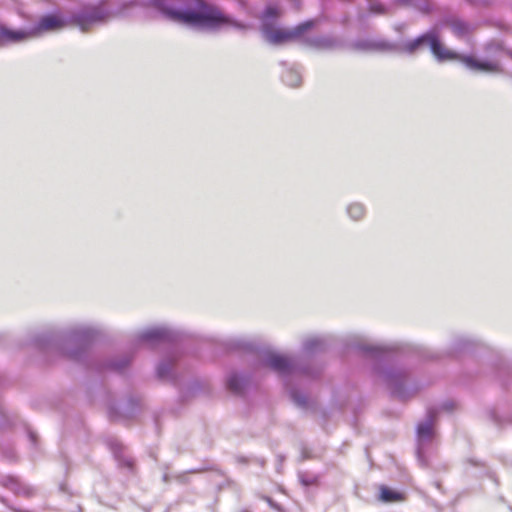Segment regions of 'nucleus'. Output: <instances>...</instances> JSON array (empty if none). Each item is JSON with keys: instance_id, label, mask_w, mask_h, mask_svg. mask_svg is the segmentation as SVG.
I'll return each mask as SVG.
<instances>
[{"instance_id": "obj_8", "label": "nucleus", "mask_w": 512, "mask_h": 512, "mask_svg": "<svg viewBox=\"0 0 512 512\" xmlns=\"http://www.w3.org/2000/svg\"><path fill=\"white\" fill-rule=\"evenodd\" d=\"M437 419V412L434 409H428L426 417L419 422L416 428L417 434V458L421 466H427L426 447L429 445L435 435L434 425Z\"/></svg>"}, {"instance_id": "obj_37", "label": "nucleus", "mask_w": 512, "mask_h": 512, "mask_svg": "<svg viewBox=\"0 0 512 512\" xmlns=\"http://www.w3.org/2000/svg\"><path fill=\"white\" fill-rule=\"evenodd\" d=\"M237 461H238L239 463H244V464L248 463V459H247V458H245V457H243V456H239V457H237Z\"/></svg>"}, {"instance_id": "obj_17", "label": "nucleus", "mask_w": 512, "mask_h": 512, "mask_svg": "<svg viewBox=\"0 0 512 512\" xmlns=\"http://www.w3.org/2000/svg\"><path fill=\"white\" fill-rule=\"evenodd\" d=\"M177 361V355L172 353L162 359L156 367V375L160 380H172L174 378L173 371Z\"/></svg>"}, {"instance_id": "obj_36", "label": "nucleus", "mask_w": 512, "mask_h": 512, "mask_svg": "<svg viewBox=\"0 0 512 512\" xmlns=\"http://www.w3.org/2000/svg\"><path fill=\"white\" fill-rule=\"evenodd\" d=\"M109 413H110V417L112 419H116L117 416H116V408L115 407H111Z\"/></svg>"}, {"instance_id": "obj_38", "label": "nucleus", "mask_w": 512, "mask_h": 512, "mask_svg": "<svg viewBox=\"0 0 512 512\" xmlns=\"http://www.w3.org/2000/svg\"><path fill=\"white\" fill-rule=\"evenodd\" d=\"M256 462L263 467L266 463V460L264 458H257Z\"/></svg>"}, {"instance_id": "obj_2", "label": "nucleus", "mask_w": 512, "mask_h": 512, "mask_svg": "<svg viewBox=\"0 0 512 512\" xmlns=\"http://www.w3.org/2000/svg\"><path fill=\"white\" fill-rule=\"evenodd\" d=\"M99 330L88 324H75L65 329H44L34 333L30 344L41 351L59 352L70 360L86 363L89 348Z\"/></svg>"}, {"instance_id": "obj_10", "label": "nucleus", "mask_w": 512, "mask_h": 512, "mask_svg": "<svg viewBox=\"0 0 512 512\" xmlns=\"http://www.w3.org/2000/svg\"><path fill=\"white\" fill-rule=\"evenodd\" d=\"M132 361V357L129 355H123L121 357L115 358V359H108L105 361H92L86 363V365L91 368L95 369L97 371H115V372H121L126 367L129 366V364Z\"/></svg>"}, {"instance_id": "obj_21", "label": "nucleus", "mask_w": 512, "mask_h": 512, "mask_svg": "<svg viewBox=\"0 0 512 512\" xmlns=\"http://www.w3.org/2000/svg\"><path fill=\"white\" fill-rule=\"evenodd\" d=\"M228 350H242L245 352H254L255 345L243 338H230L225 343Z\"/></svg>"}, {"instance_id": "obj_13", "label": "nucleus", "mask_w": 512, "mask_h": 512, "mask_svg": "<svg viewBox=\"0 0 512 512\" xmlns=\"http://www.w3.org/2000/svg\"><path fill=\"white\" fill-rule=\"evenodd\" d=\"M250 382L246 374L239 373L236 370L230 372L226 377V387L233 394L240 395L244 392Z\"/></svg>"}, {"instance_id": "obj_5", "label": "nucleus", "mask_w": 512, "mask_h": 512, "mask_svg": "<svg viewBox=\"0 0 512 512\" xmlns=\"http://www.w3.org/2000/svg\"><path fill=\"white\" fill-rule=\"evenodd\" d=\"M425 47L430 48L431 53L439 62L460 59L467 68L473 71L487 73H498L501 71L497 63L487 60H478L473 56H460L457 53L446 49L442 45L439 33L435 28L426 31L414 39L397 44V48L396 50H393V52L414 55Z\"/></svg>"}, {"instance_id": "obj_20", "label": "nucleus", "mask_w": 512, "mask_h": 512, "mask_svg": "<svg viewBox=\"0 0 512 512\" xmlns=\"http://www.w3.org/2000/svg\"><path fill=\"white\" fill-rule=\"evenodd\" d=\"M447 23L449 24L453 34L458 38H466L471 33V26L460 19H451L448 20Z\"/></svg>"}, {"instance_id": "obj_9", "label": "nucleus", "mask_w": 512, "mask_h": 512, "mask_svg": "<svg viewBox=\"0 0 512 512\" xmlns=\"http://www.w3.org/2000/svg\"><path fill=\"white\" fill-rule=\"evenodd\" d=\"M181 335L178 331L168 326H157L147 328L136 334L134 343L135 345L140 344H173L179 341Z\"/></svg>"}, {"instance_id": "obj_34", "label": "nucleus", "mask_w": 512, "mask_h": 512, "mask_svg": "<svg viewBox=\"0 0 512 512\" xmlns=\"http://www.w3.org/2000/svg\"><path fill=\"white\" fill-rule=\"evenodd\" d=\"M125 7L127 6H141V7H144L145 5H142L140 1L138 0H132L130 1L129 3L127 4H124Z\"/></svg>"}, {"instance_id": "obj_14", "label": "nucleus", "mask_w": 512, "mask_h": 512, "mask_svg": "<svg viewBox=\"0 0 512 512\" xmlns=\"http://www.w3.org/2000/svg\"><path fill=\"white\" fill-rule=\"evenodd\" d=\"M65 26V21L54 15L47 14L41 17L34 28L31 31H35V36H37L42 31H56L60 30Z\"/></svg>"}, {"instance_id": "obj_22", "label": "nucleus", "mask_w": 512, "mask_h": 512, "mask_svg": "<svg viewBox=\"0 0 512 512\" xmlns=\"http://www.w3.org/2000/svg\"><path fill=\"white\" fill-rule=\"evenodd\" d=\"M309 44L318 49H333L337 47L338 41L330 36H317L310 39Z\"/></svg>"}, {"instance_id": "obj_30", "label": "nucleus", "mask_w": 512, "mask_h": 512, "mask_svg": "<svg viewBox=\"0 0 512 512\" xmlns=\"http://www.w3.org/2000/svg\"><path fill=\"white\" fill-rule=\"evenodd\" d=\"M369 10L371 13H374V14H385L386 13L385 7L377 1L369 2Z\"/></svg>"}, {"instance_id": "obj_29", "label": "nucleus", "mask_w": 512, "mask_h": 512, "mask_svg": "<svg viewBox=\"0 0 512 512\" xmlns=\"http://www.w3.org/2000/svg\"><path fill=\"white\" fill-rule=\"evenodd\" d=\"M278 16V9L272 6H268L264 13H263V19L262 23L269 22L270 19H274Z\"/></svg>"}, {"instance_id": "obj_31", "label": "nucleus", "mask_w": 512, "mask_h": 512, "mask_svg": "<svg viewBox=\"0 0 512 512\" xmlns=\"http://www.w3.org/2000/svg\"><path fill=\"white\" fill-rule=\"evenodd\" d=\"M418 353H419L420 357L424 358V359H434V358L439 357L438 355H435L434 353H432L430 350H428L426 348H418Z\"/></svg>"}, {"instance_id": "obj_18", "label": "nucleus", "mask_w": 512, "mask_h": 512, "mask_svg": "<svg viewBox=\"0 0 512 512\" xmlns=\"http://www.w3.org/2000/svg\"><path fill=\"white\" fill-rule=\"evenodd\" d=\"M354 48L361 51H367L371 49L379 50V51H393L396 50L397 44L388 42V41H367V40H360L356 41L353 44Z\"/></svg>"}, {"instance_id": "obj_3", "label": "nucleus", "mask_w": 512, "mask_h": 512, "mask_svg": "<svg viewBox=\"0 0 512 512\" xmlns=\"http://www.w3.org/2000/svg\"><path fill=\"white\" fill-rule=\"evenodd\" d=\"M355 348L371 361L372 371L388 386L394 397L406 400L418 390L415 384L406 385L407 370L393 365L395 347L359 343Z\"/></svg>"}, {"instance_id": "obj_26", "label": "nucleus", "mask_w": 512, "mask_h": 512, "mask_svg": "<svg viewBox=\"0 0 512 512\" xmlns=\"http://www.w3.org/2000/svg\"><path fill=\"white\" fill-rule=\"evenodd\" d=\"M380 491V499L384 502H394L401 499V495L398 492L386 486H381Z\"/></svg>"}, {"instance_id": "obj_6", "label": "nucleus", "mask_w": 512, "mask_h": 512, "mask_svg": "<svg viewBox=\"0 0 512 512\" xmlns=\"http://www.w3.org/2000/svg\"><path fill=\"white\" fill-rule=\"evenodd\" d=\"M315 20H307L295 26L293 29L274 28L272 23L264 22L261 32L266 41L273 45H280L302 36L315 26Z\"/></svg>"}, {"instance_id": "obj_1", "label": "nucleus", "mask_w": 512, "mask_h": 512, "mask_svg": "<svg viewBox=\"0 0 512 512\" xmlns=\"http://www.w3.org/2000/svg\"><path fill=\"white\" fill-rule=\"evenodd\" d=\"M149 6L171 22L183 24L197 30H218L232 27L244 31L248 25L225 14L218 7L200 2L193 7L192 0H149Z\"/></svg>"}, {"instance_id": "obj_7", "label": "nucleus", "mask_w": 512, "mask_h": 512, "mask_svg": "<svg viewBox=\"0 0 512 512\" xmlns=\"http://www.w3.org/2000/svg\"><path fill=\"white\" fill-rule=\"evenodd\" d=\"M111 12L104 1L96 5H87L72 15V21L86 32L92 26L105 23L110 17Z\"/></svg>"}, {"instance_id": "obj_12", "label": "nucleus", "mask_w": 512, "mask_h": 512, "mask_svg": "<svg viewBox=\"0 0 512 512\" xmlns=\"http://www.w3.org/2000/svg\"><path fill=\"white\" fill-rule=\"evenodd\" d=\"M106 443L109 449L112 451L119 466L126 468L129 472H132L134 467L133 460L130 457L124 455V447L122 443L114 437H109L106 440Z\"/></svg>"}, {"instance_id": "obj_25", "label": "nucleus", "mask_w": 512, "mask_h": 512, "mask_svg": "<svg viewBox=\"0 0 512 512\" xmlns=\"http://www.w3.org/2000/svg\"><path fill=\"white\" fill-rule=\"evenodd\" d=\"M8 481H9V488L11 490H14L16 493L23 494L28 497L33 495L34 489L20 484L17 479L10 477L8 479Z\"/></svg>"}, {"instance_id": "obj_19", "label": "nucleus", "mask_w": 512, "mask_h": 512, "mask_svg": "<svg viewBox=\"0 0 512 512\" xmlns=\"http://www.w3.org/2000/svg\"><path fill=\"white\" fill-rule=\"evenodd\" d=\"M280 64L285 67L282 73V81L290 87H299L302 83L301 72L295 67H287V63L282 61Z\"/></svg>"}, {"instance_id": "obj_40", "label": "nucleus", "mask_w": 512, "mask_h": 512, "mask_svg": "<svg viewBox=\"0 0 512 512\" xmlns=\"http://www.w3.org/2000/svg\"><path fill=\"white\" fill-rule=\"evenodd\" d=\"M16 511H17V512H30V511H28V510H21V509H18V510H16Z\"/></svg>"}, {"instance_id": "obj_39", "label": "nucleus", "mask_w": 512, "mask_h": 512, "mask_svg": "<svg viewBox=\"0 0 512 512\" xmlns=\"http://www.w3.org/2000/svg\"><path fill=\"white\" fill-rule=\"evenodd\" d=\"M492 48L499 49V45H498V44H489V45L487 46V50H490V49H492Z\"/></svg>"}, {"instance_id": "obj_24", "label": "nucleus", "mask_w": 512, "mask_h": 512, "mask_svg": "<svg viewBox=\"0 0 512 512\" xmlns=\"http://www.w3.org/2000/svg\"><path fill=\"white\" fill-rule=\"evenodd\" d=\"M365 213V206L360 202L351 203L347 207V214L354 221L361 220Z\"/></svg>"}, {"instance_id": "obj_28", "label": "nucleus", "mask_w": 512, "mask_h": 512, "mask_svg": "<svg viewBox=\"0 0 512 512\" xmlns=\"http://www.w3.org/2000/svg\"><path fill=\"white\" fill-rule=\"evenodd\" d=\"M298 478L300 483L305 487L312 486L317 481V478L315 476H311L305 472H300L298 474Z\"/></svg>"}, {"instance_id": "obj_15", "label": "nucleus", "mask_w": 512, "mask_h": 512, "mask_svg": "<svg viewBox=\"0 0 512 512\" xmlns=\"http://www.w3.org/2000/svg\"><path fill=\"white\" fill-rule=\"evenodd\" d=\"M327 347V339L323 336H312L305 339L302 343V351L307 356L323 352Z\"/></svg>"}, {"instance_id": "obj_32", "label": "nucleus", "mask_w": 512, "mask_h": 512, "mask_svg": "<svg viewBox=\"0 0 512 512\" xmlns=\"http://www.w3.org/2000/svg\"><path fill=\"white\" fill-rule=\"evenodd\" d=\"M237 2V5L240 10H242L245 13H248V7L246 0H235Z\"/></svg>"}, {"instance_id": "obj_41", "label": "nucleus", "mask_w": 512, "mask_h": 512, "mask_svg": "<svg viewBox=\"0 0 512 512\" xmlns=\"http://www.w3.org/2000/svg\"><path fill=\"white\" fill-rule=\"evenodd\" d=\"M511 57H512V53H511Z\"/></svg>"}, {"instance_id": "obj_23", "label": "nucleus", "mask_w": 512, "mask_h": 512, "mask_svg": "<svg viewBox=\"0 0 512 512\" xmlns=\"http://www.w3.org/2000/svg\"><path fill=\"white\" fill-rule=\"evenodd\" d=\"M400 5L412 7L422 13H428L432 9L430 0H396Z\"/></svg>"}, {"instance_id": "obj_35", "label": "nucleus", "mask_w": 512, "mask_h": 512, "mask_svg": "<svg viewBox=\"0 0 512 512\" xmlns=\"http://www.w3.org/2000/svg\"><path fill=\"white\" fill-rule=\"evenodd\" d=\"M28 435H29V439H30L31 443L33 445H36V440H37L36 434L32 431H29Z\"/></svg>"}, {"instance_id": "obj_4", "label": "nucleus", "mask_w": 512, "mask_h": 512, "mask_svg": "<svg viewBox=\"0 0 512 512\" xmlns=\"http://www.w3.org/2000/svg\"><path fill=\"white\" fill-rule=\"evenodd\" d=\"M259 365L271 368L283 378L290 399L298 408L308 410L312 407L313 403L292 385V381L299 376L316 378L322 371L321 367L309 361L306 363L302 358H289L274 352H264L259 358Z\"/></svg>"}, {"instance_id": "obj_16", "label": "nucleus", "mask_w": 512, "mask_h": 512, "mask_svg": "<svg viewBox=\"0 0 512 512\" xmlns=\"http://www.w3.org/2000/svg\"><path fill=\"white\" fill-rule=\"evenodd\" d=\"M476 346V341L466 335H457L453 338L448 354L457 355L472 350Z\"/></svg>"}, {"instance_id": "obj_33", "label": "nucleus", "mask_w": 512, "mask_h": 512, "mask_svg": "<svg viewBox=\"0 0 512 512\" xmlns=\"http://www.w3.org/2000/svg\"><path fill=\"white\" fill-rule=\"evenodd\" d=\"M284 460H285V457L283 455H278L277 456V467H276V469H277L278 472H281V467H282V464H283Z\"/></svg>"}, {"instance_id": "obj_27", "label": "nucleus", "mask_w": 512, "mask_h": 512, "mask_svg": "<svg viewBox=\"0 0 512 512\" xmlns=\"http://www.w3.org/2000/svg\"><path fill=\"white\" fill-rule=\"evenodd\" d=\"M139 406H140V402L138 399L130 398L127 401L125 407L122 408V410L124 411L125 415L129 417V416L134 415L138 411Z\"/></svg>"}, {"instance_id": "obj_11", "label": "nucleus", "mask_w": 512, "mask_h": 512, "mask_svg": "<svg viewBox=\"0 0 512 512\" xmlns=\"http://www.w3.org/2000/svg\"><path fill=\"white\" fill-rule=\"evenodd\" d=\"M35 37V31L13 30L0 25V45L18 43Z\"/></svg>"}]
</instances>
